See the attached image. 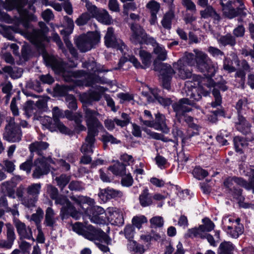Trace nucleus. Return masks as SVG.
<instances>
[{
	"label": "nucleus",
	"instance_id": "1",
	"mask_svg": "<svg viewBox=\"0 0 254 254\" xmlns=\"http://www.w3.org/2000/svg\"><path fill=\"white\" fill-rule=\"evenodd\" d=\"M11 3L12 8H16L18 12L20 19L14 20L12 23H14L15 26L0 25V33L3 37L11 41H14L12 31L19 33L43 51L44 42L48 41L46 35L48 32V28L44 23H40L41 30L33 29L31 32L23 31L18 26L20 23H22L23 26L27 28L29 26L27 22L35 20L34 15L28 10L34 11V7L28 2V0H12Z\"/></svg>",
	"mask_w": 254,
	"mask_h": 254
},
{
	"label": "nucleus",
	"instance_id": "2",
	"mask_svg": "<svg viewBox=\"0 0 254 254\" xmlns=\"http://www.w3.org/2000/svg\"><path fill=\"white\" fill-rule=\"evenodd\" d=\"M84 111L88 132L85 142L82 144L80 150L84 153H92L95 136L98 134V129H103V126L97 118V116L99 115L98 112L89 108L84 109Z\"/></svg>",
	"mask_w": 254,
	"mask_h": 254
},
{
	"label": "nucleus",
	"instance_id": "3",
	"mask_svg": "<svg viewBox=\"0 0 254 254\" xmlns=\"http://www.w3.org/2000/svg\"><path fill=\"white\" fill-rule=\"evenodd\" d=\"M72 229L84 238L93 242L104 240L106 245H111L112 239L103 231L97 229L90 224L84 225L80 222H76L72 225Z\"/></svg>",
	"mask_w": 254,
	"mask_h": 254
},
{
	"label": "nucleus",
	"instance_id": "4",
	"mask_svg": "<svg viewBox=\"0 0 254 254\" xmlns=\"http://www.w3.org/2000/svg\"><path fill=\"white\" fill-rule=\"evenodd\" d=\"M222 15L232 19L241 14H245V6L242 0H220Z\"/></svg>",
	"mask_w": 254,
	"mask_h": 254
},
{
	"label": "nucleus",
	"instance_id": "5",
	"mask_svg": "<svg viewBox=\"0 0 254 254\" xmlns=\"http://www.w3.org/2000/svg\"><path fill=\"white\" fill-rule=\"evenodd\" d=\"M193 52L195 55L196 68L201 72L206 73L208 76H213L217 70V64L206 53L197 49H194Z\"/></svg>",
	"mask_w": 254,
	"mask_h": 254
},
{
	"label": "nucleus",
	"instance_id": "6",
	"mask_svg": "<svg viewBox=\"0 0 254 254\" xmlns=\"http://www.w3.org/2000/svg\"><path fill=\"white\" fill-rule=\"evenodd\" d=\"M153 66L154 70L160 73L163 87L169 90L172 77L175 74L174 70L170 64L160 62L157 60L154 61Z\"/></svg>",
	"mask_w": 254,
	"mask_h": 254
},
{
	"label": "nucleus",
	"instance_id": "7",
	"mask_svg": "<svg viewBox=\"0 0 254 254\" xmlns=\"http://www.w3.org/2000/svg\"><path fill=\"white\" fill-rule=\"evenodd\" d=\"M56 162L50 157H42L36 159L34 163V170L32 174L33 178L38 179L47 174L50 168L55 169L53 165Z\"/></svg>",
	"mask_w": 254,
	"mask_h": 254
},
{
	"label": "nucleus",
	"instance_id": "8",
	"mask_svg": "<svg viewBox=\"0 0 254 254\" xmlns=\"http://www.w3.org/2000/svg\"><path fill=\"white\" fill-rule=\"evenodd\" d=\"M100 40V36L97 33H89L87 35L79 36L76 41V46L82 52L89 51Z\"/></svg>",
	"mask_w": 254,
	"mask_h": 254
},
{
	"label": "nucleus",
	"instance_id": "9",
	"mask_svg": "<svg viewBox=\"0 0 254 254\" xmlns=\"http://www.w3.org/2000/svg\"><path fill=\"white\" fill-rule=\"evenodd\" d=\"M196 80L194 82L188 81L186 82V86L189 89L187 94L193 101H198L201 98V77L199 76H195Z\"/></svg>",
	"mask_w": 254,
	"mask_h": 254
},
{
	"label": "nucleus",
	"instance_id": "10",
	"mask_svg": "<svg viewBox=\"0 0 254 254\" xmlns=\"http://www.w3.org/2000/svg\"><path fill=\"white\" fill-rule=\"evenodd\" d=\"M3 138L9 142H17L21 140V132L20 127L15 124L13 121L6 126Z\"/></svg>",
	"mask_w": 254,
	"mask_h": 254
},
{
	"label": "nucleus",
	"instance_id": "11",
	"mask_svg": "<svg viewBox=\"0 0 254 254\" xmlns=\"http://www.w3.org/2000/svg\"><path fill=\"white\" fill-rule=\"evenodd\" d=\"M104 39L105 44L107 47L120 49L122 52H123V49H126V46L123 41L116 38L114 34V30L111 27L107 29Z\"/></svg>",
	"mask_w": 254,
	"mask_h": 254
},
{
	"label": "nucleus",
	"instance_id": "12",
	"mask_svg": "<svg viewBox=\"0 0 254 254\" xmlns=\"http://www.w3.org/2000/svg\"><path fill=\"white\" fill-rule=\"evenodd\" d=\"M144 97H146L148 103L157 101L159 104L164 106H168L171 104V100L169 98H164L158 96L157 90L151 89L147 85H144Z\"/></svg>",
	"mask_w": 254,
	"mask_h": 254
},
{
	"label": "nucleus",
	"instance_id": "13",
	"mask_svg": "<svg viewBox=\"0 0 254 254\" xmlns=\"http://www.w3.org/2000/svg\"><path fill=\"white\" fill-rule=\"evenodd\" d=\"M155 122L153 120L144 121V125L153 127L156 129L161 130L165 133H168L170 131L164 115L158 113L155 115Z\"/></svg>",
	"mask_w": 254,
	"mask_h": 254
},
{
	"label": "nucleus",
	"instance_id": "14",
	"mask_svg": "<svg viewBox=\"0 0 254 254\" xmlns=\"http://www.w3.org/2000/svg\"><path fill=\"white\" fill-rule=\"evenodd\" d=\"M111 224L115 226H122L124 223L122 212L116 207H109L105 214Z\"/></svg>",
	"mask_w": 254,
	"mask_h": 254
},
{
	"label": "nucleus",
	"instance_id": "15",
	"mask_svg": "<svg viewBox=\"0 0 254 254\" xmlns=\"http://www.w3.org/2000/svg\"><path fill=\"white\" fill-rule=\"evenodd\" d=\"M234 125L235 129L243 135H247L251 131L252 125L243 115H237Z\"/></svg>",
	"mask_w": 254,
	"mask_h": 254
},
{
	"label": "nucleus",
	"instance_id": "16",
	"mask_svg": "<svg viewBox=\"0 0 254 254\" xmlns=\"http://www.w3.org/2000/svg\"><path fill=\"white\" fill-rule=\"evenodd\" d=\"M243 178L241 177H228L224 181V185L228 188L232 192H233L237 196H240L242 194V190L240 189H237V186H239L243 187Z\"/></svg>",
	"mask_w": 254,
	"mask_h": 254
},
{
	"label": "nucleus",
	"instance_id": "17",
	"mask_svg": "<svg viewBox=\"0 0 254 254\" xmlns=\"http://www.w3.org/2000/svg\"><path fill=\"white\" fill-rule=\"evenodd\" d=\"M194 103L193 101L188 98H183L172 105L174 111L177 116H184L185 113L189 112L191 108L189 106H192Z\"/></svg>",
	"mask_w": 254,
	"mask_h": 254
},
{
	"label": "nucleus",
	"instance_id": "18",
	"mask_svg": "<svg viewBox=\"0 0 254 254\" xmlns=\"http://www.w3.org/2000/svg\"><path fill=\"white\" fill-rule=\"evenodd\" d=\"M57 91L61 95L65 96V101L69 109L75 110L77 108V103L74 96L70 94H66L67 92L71 90L67 86H59L56 89Z\"/></svg>",
	"mask_w": 254,
	"mask_h": 254
},
{
	"label": "nucleus",
	"instance_id": "19",
	"mask_svg": "<svg viewBox=\"0 0 254 254\" xmlns=\"http://www.w3.org/2000/svg\"><path fill=\"white\" fill-rule=\"evenodd\" d=\"M43 57L47 65L52 67L54 70L59 72L63 70L64 64L61 59L46 53L43 54Z\"/></svg>",
	"mask_w": 254,
	"mask_h": 254
},
{
	"label": "nucleus",
	"instance_id": "20",
	"mask_svg": "<svg viewBox=\"0 0 254 254\" xmlns=\"http://www.w3.org/2000/svg\"><path fill=\"white\" fill-rule=\"evenodd\" d=\"M92 214L90 215V221L96 224H104L106 222L104 209L99 206H94L91 208Z\"/></svg>",
	"mask_w": 254,
	"mask_h": 254
},
{
	"label": "nucleus",
	"instance_id": "21",
	"mask_svg": "<svg viewBox=\"0 0 254 254\" xmlns=\"http://www.w3.org/2000/svg\"><path fill=\"white\" fill-rule=\"evenodd\" d=\"M98 195L101 199L105 202L111 198L122 197L123 193L120 190L108 188L101 190Z\"/></svg>",
	"mask_w": 254,
	"mask_h": 254
},
{
	"label": "nucleus",
	"instance_id": "22",
	"mask_svg": "<svg viewBox=\"0 0 254 254\" xmlns=\"http://www.w3.org/2000/svg\"><path fill=\"white\" fill-rule=\"evenodd\" d=\"M131 29L132 34L130 38L131 42L134 45L139 44L140 47L142 46L143 40L142 30L140 26L137 24H132L131 25Z\"/></svg>",
	"mask_w": 254,
	"mask_h": 254
},
{
	"label": "nucleus",
	"instance_id": "23",
	"mask_svg": "<svg viewBox=\"0 0 254 254\" xmlns=\"http://www.w3.org/2000/svg\"><path fill=\"white\" fill-rule=\"evenodd\" d=\"M217 88L223 91H225L228 89L224 83H217L215 84L214 88L212 90V94L215 98V101L211 103V106L213 108L217 107L221 104L222 98L220 92Z\"/></svg>",
	"mask_w": 254,
	"mask_h": 254
},
{
	"label": "nucleus",
	"instance_id": "24",
	"mask_svg": "<svg viewBox=\"0 0 254 254\" xmlns=\"http://www.w3.org/2000/svg\"><path fill=\"white\" fill-rule=\"evenodd\" d=\"M15 226L21 238L34 240L32 236L31 229L29 227H26L23 223L18 220L15 221Z\"/></svg>",
	"mask_w": 254,
	"mask_h": 254
},
{
	"label": "nucleus",
	"instance_id": "25",
	"mask_svg": "<svg viewBox=\"0 0 254 254\" xmlns=\"http://www.w3.org/2000/svg\"><path fill=\"white\" fill-rule=\"evenodd\" d=\"M146 7L149 9L151 13L150 23L151 25H154L157 22V13L160 8V4L153 0L147 4Z\"/></svg>",
	"mask_w": 254,
	"mask_h": 254
},
{
	"label": "nucleus",
	"instance_id": "26",
	"mask_svg": "<svg viewBox=\"0 0 254 254\" xmlns=\"http://www.w3.org/2000/svg\"><path fill=\"white\" fill-rule=\"evenodd\" d=\"M124 233L126 238L129 240V243L128 245L133 251H138L140 250V245L135 241H131L134 235V231L132 226L130 225H127L124 229Z\"/></svg>",
	"mask_w": 254,
	"mask_h": 254
},
{
	"label": "nucleus",
	"instance_id": "27",
	"mask_svg": "<svg viewBox=\"0 0 254 254\" xmlns=\"http://www.w3.org/2000/svg\"><path fill=\"white\" fill-rule=\"evenodd\" d=\"M17 196L21 201V204L27 208H32L35 206V204L38 200V198L32 195L23 196L22 193L17 191Z\"/></svg>",
	"mask_w": 254,
	"mask_h": 254
},
{
	"label": "nucleus",
	"instance_id": "28",
	"mask_svg": "<svg viewBox=\"0 0 254 254\" xmlns=\"http://www.w3.org/2000/svg\"><path fill=\"white\" fill-rule=\"evenodd\" d=\"M49 144L46 142L35 141L29 146V150L31 153H36L39 155H42L43 151L49 147Z\"/></svg>",
	"mask_w": 254,
	"mask_h": 254
},
{
	"label": "nucleus",
	"instance_id": "29",
	"mask_svg": "<svg viewBox=\"0 0 254 254\" xmlns=\"http://www.w3.org/2000/svg\"><path fill=\"white\" fill-rule=\"evenodd\" d=\"M175 18V13L172 10H169L166 12L163 16L161 21L162 27L167 30H170L172 28L173 21Z\"/></svg>",
	"mask_w": 254,
	"mask_h": 254
},
{
	"label": "nucleus",
	"instance_id": "30",
	"mask_svg": "<svg viewBox=\"0 0 254 254\" xmlns=\"http://www.w3.org/2000/svg\"><path fill=\"white\" fill-rule=\"evenodd\" d=\"M201 16L203 18H208L211 17L215 20L219 21L220 19V16L218 14L215 10L211 6H208L204 10L200 11Z\"/></svg>",
	"mask_w": 254,
	"mask_h": 254
},
{
	"label": "nucleus",
	"instance_id": "31",
	"mask_svg": "<svg viewBox=\"0 0 254 254\" xmlns=\"http://www.w3.org/2000/svg\"><path fill=\"white\" fill-rule=\"evenodd\" d=\"M113 174L116 176H123L126 173V169L124 164L119 162H117L113 166L108 168Z\"/></svg>",
	"mask_w": 254,
	"mask_h": 254
},
{
	"label": "nucleus",
	"instance_id": "32",
	"mask_svg": "<svg viewBox=\"0 0 254 254\" xmlns=\"http://www.w3.org/2000/svg\"><path fill=\"white\" fill-rule=\"evenodd\" d=\"M55 213L50 207H48L46 211L45 224L46 226L53 227L58 219L55 217Z\"/></svg>",
	"mask_w": 254,
	"mask_h": 254
},
{
	"label": "nucleus",
	"instance_id": "33",
	"mask_svg": "<svg viewBox=\"0 0 254 254\" xmlns=\"http://www.w3.org/2000/svg\"><path fill=\"white\" fill-rule=\"evenodd\" d=\"M218 42L223 46L227 45L234 46L236 44V40L234 36L230 33H228L225 35L221 36L218 40Z\"/></svg>",
	"mask_w": 254,
	"mask_h": 254
},
{
	"label": "nucleus",
	"instance_id": "34",
	"mask_svg": "<svg viewBox=\"0 0 254 254\" xmlns=\"http://www.w3.org/2000/svg\"><path fill=\"white\" fill-rule=\"evenodd\" d=\"M41 184L40 183H33L28 186L25 189L27 195H32L37 198H39L41 189Z\"/></svg>",
	"mask_w": 254,
	"mask_h": 254
},
{
	"label": "nucleus",
	"instance_id": "35",
	"mask_svg": "<svg viewBox=\"0 0 254 254\" xmlns=\"http://www.w3.org/2000/svg\"><path fill=\"white\" fill-rule=\"evenodd\" d=\"M15 186L10 181H6L1 184V188L2 191L7 193L8 197L15 198Z\"/></svg>",
	"mask_w": 254,
	"mask_h": 254
},
{
	"label": "nucleus",
	"instance_id": "36",
	"mask_svg": "<svg viewBox=\"0 0 254 254\" xmlns=\"http://www.w3.org/2000/svg\"><path fill=\"white\" fill-rule=\"evenodd\" d=\"M95 18L100 22L106 25H109L112 22L111 16L105 9H100Z\"/></svg>",
	"mask_w": 254,
	"mask_h": 254
},
{
	"label": "nucleus",
	"instance_id": "37",
	"mask_svg": "<svg viewBox=\"0 0 254 254\" xmlns=\"http://www.w3.org/2000/svg\"><path fill=\"white\" fill-rule=\"evenodd\" d=\"M234 144L236 151L242 154L243 153V149L248 146V142L244 138L240 136H236L234 138Z\"/></svg>",
	"mask_w": 254,
	"mask_h": 254
},
{
	"label": "nucleus",
	"instance_id": "38",
	"mask_svg": "<svg viewBox=\"0 0 254 254\" xmlns=\"http://www.w3.org/2000/svg\"><path fill=\"white\" fill-rule=\"evenodd\" d=\"M248 104V101L246 98L239 99L235 106L237 115H243L245 111L249 109Z\"/></svg>",
	"mask_w": 254,
	"mask_h": 254
},
{
	"label": "nucleus",
	"instance_id": "39",
	"mask_svg": "<svg viewBox=\"0 0 254 254\" xmlns=\"http://www.w3.org/2000/svg\"><path fill=\"white\" fill-rule=\"evenodd\" d=\"M226 231L227 233L232 237L237 238L243 233V226L241 224L235 225L234 227L228 226Z\"/></svg>",
	"mask_w": 254,
	"mask_h": 254
},
{
	"label": "nucleus",
	"instance_id": "40",
	"mask_svg": "<svg viewBox=\"0 0 254 254\" xmlns=\"http://www.w3.org/2000/svg\"><path fill=\"white\" fill-rule=\"evenodd\" d=\"M175 65H177L176 67L178 70V74L182 79H186L190 78L192 75L191 71L188 69L186 65L184 64H178L177 62Z\"/></svg>",
	"mask_w": 254,
	"mask_h": 254
},
{
	"label": "nucleus",
	"instance_id": "41",
	"mask_svg": "<svg viewBox=\"0 0 254 254\" xmlns=\"http://www.w3.org/2000/svg\"><path fill=\"white\" fill-rule=\"evenodd\" d=\"M54 200H55V203L56 204H60L63 206L61 210L62 214L64 213L67 208L71 205V203L67 197L63 195H58Z\"/></svg>",
	"mask_w": 254,
	"mask_h": 254
},
{
	"label": "nucleus",
	"instance_id": "42",
	"mask_svg": "<svg viewBox=\"0 0 254 254\" xmlns=\"http://www.w3.org/2000/svg\"><path fill=\"white\" fill-rule=\"evenodd\" d=\"M178 64H187L190 66L195 65V57L193 54L185 53V55L178 61Z\"/></svg>",
	"mask_w": 254,
	"mask_h": 254
},
{
	"label": "nucleus",
	"instance_id": "43",
	"mask_svg": "<svg viewBox=\"0 0 254 254\" xmlns=\"http://www.w3.org/2000/svg\"><path fill=\"white\" fill-rule=\"evenodd\" d=\"M234 247L230 242L221 243L218 249V254H233Z\"/></svg>",
	"mask_w": 254,
	"mask_h": 254
},
{
	"label": "nucleus",
	"instance_id": "44",
	"mask_svg": "<svg viewBox=\"0 0 254 254\" xmlns=\"http://www.w3.org/2000/svg\"><path fill=\"white\" fill-rule=\"evenodd\" d=\"M5 72L8 73L12 78H18L21 76L22 74V69L14 67L12 68L10 66H7L3 68Z\"/></svg>",
	"mask_w": 254,
	"mask_h": 254
},
{
	"label": "nucleus",
	"instance_id": "45",
	"mask_svg": "<svg viewBox=\"0 0 254 254\" xmlns=\"http://www.w3.org/2000/svg\"><path fill=\"white\" fill-rule=\"evenodd\" d=\"M67 34H68V32L66 31L65 30H61V34L64 35V42L67 48L68 49L70 54L73 56V57H76L77 55V53L76 52V50L72 47V45L71 43L69 40L68 36L69 35H68Z\"/></svg>",
	"mask_w": 254,
	"mask_h": 254
},
{
	"label": "nucleus",
	"instance_id": "46",
	"mask_svg": "<svg viewBox=\"0 0 254 254\" xmlns=\"http://www.w3.org/2000/svg\"><path fill=\"white\" fill-rule=\"evenodd\" d=\"M128 61L132 63L136 68L141 67L140 64L134 56H128L126 57L124 56L120 60L119 63V68H121L123 65L124 64Z\"/></svg>",
	"mask_w": 254,
	"mask_h": 254
},
{
	"label": "nucleus",
	"instance_id": "47",
	"mask_svg": "<svg viewBox=\"0 0 254 254\" xmlns=\"http://www.w3.org/2000/svg\"><path fill=\"white\" fill-rule=\"evenodd\" d=\"M83 67H86L89 73H95L96 72H102L104 70L101 65H98L94 61L90 63H84Z\"/></svg>",
	"mask_w": 254,
	"mask_h": 254
},
{
	"label": "nucleus",
	"instance_id": "48",
	"mask_svg": "<svg viewBox=\"0 0 254 254\" xmlns=\"http://www.w3.org/2000/svg\"><path fill=\"white\" fill-rule=\"evenodd\" d=\"M41 122L43 126L51 131H55V122L51 117L45 116L41 118Z\"/></svg>",
	"mask_w": 254,
	"mask_h": 254
},
{
	"label": "nucleus",
	"instance_id": "49",
	"mask_svg": "<svg viewBox=\"0 0 254 254\" xmlns=\"http://www.w3.org/2000/svg\"><path fill=\"white\" fill-rule=\"evenodd\" d=\"M154 53L157 55V59L160 61H164L167 58V52L164 46L157 45L154 49Z\"/></svg>",
	"mask_w": 254,
	"mask_h": 254
},
{
	"label": "nucleus",
	"instance_id": "50",
	"mask_svg": "<svg viewBox=\"0 0 254 254\" xmlns=\"http://www.w3.org/2000/svg\"><path fill=\"white\" fill-rule=\"evenodd\" d=\"M83 2L85 3V6L87 11L90 13L91 17H96L100 9L94 5H93L88 0H81Z\"/></svg>",
	"mask_w": 254,
	"mask_h": 254
},
{
	"label": "nucleus",
	"instance_id": "51",
	"mask_svg": "<svg viewBox=\"0 0 254 254\" xmlns=\"http://www.w3.org/2000/svg\"><path fill=\"white\" fill-rule=\"evenodd\" d=\"M71 199L80 205L84 203H88L89 205H92L94 203V201L93 199L82 195L72 196Z\"/></svg>",
	"mask_w": 254,
	"mask_h": 254
},
{
	"label": "nucleus",
	"instance_id": "52",
	"mask_svg": "<svg viewBox=\"0 0 254 254\" xmlns=\"http://www.w3.org/2000/svg\"><path fill=\"white\" fill-rule=\"evenodd\" d=\"M200 225L198 228H194L189 230L190 236V237H198L202 239L205 238L207 234L203 230Z\"/></svg>",
	"mask_w": 254,
	"mask_h": 254
},
{
	"label": "nucleus",
	"instance_id": "53",
	"mask_svg": "<svg viewBox=\"0 0 254 254\" xmlns=\"http://www.w3.org/2000/svg\"><path fill=\"white\" fill-rule=\"evenodd\" d=\"M76 124V129L79 131L85 130L86 127L82 125V115L80 113H76L74 114L73 120Z\"/></svg>",
	"mask_w": 254,
	"mask_h": 254
},
{
	"label": "nucleus",
	"instance_id": "54",
	"mask_svg": "<svg viewBox=\"0 0 254 254\" xmlns=\"http://www.w3.org/2000/svg\"><path fill=\"white\" fill-rule=\"evenodd\" d=\"M203 224L201 225V228L205 233L212 231L215 227L214 223L208 218H204L202 219Z\"/></svg>",
	"mask_w": 254,
	"mask_h": 254
},
{
	"label": "nucleus",
	"instance_id": "55",
	"mask_svg": "<svg viewBox=\"0 0 254 254\" xmlns=\"http://www.w3.org/2000/svg\"><path fill=\"white\" fill-rule=\"evenodd\" d=\"M6 239L13 245L16 239V236L13 226L9 223L6 224Z\"/></svg>",
	"mask_w": 254,
	"mask_h": 254
},
{
	"label": "nucleus",
	"instance_id": "56",
	"mask_svg": "<svg viewBox=\"0 0 254 254\" xmlns=\"http://www.w3.org/2000/svg\"><path fill=\"white\" fill-rule=\"evenodd\" d=\"M192 174L194 177L197 179L201 180L206 177L208 175V173L206 170L200 167H196L193 170Z\"/></svg>",
	"mask_w": 254,
	"mask_h": 254
},
{
	"label": "nucleus",
	"instance_id": "57",
	"mask_svg": "<svg viewBox=\"0 0 254 254\" xmlns=\"http://www.w3.org/2000/svg\"><path fill=\"white\" fill-rule=\"evenodd\" d=\"M33 157V156H30L29 159L22 163L19 166L20 169L25 171L27 174H29L31 172L32 166Z\"/></svg>",
	"mask_w": 254,
	"mask_h": 254
},
{
	"label": "nucleus",
	"instance_id": "58",
	"mask_svg": "<svg viewBox=\"0 0 254 254\" xmlns=\"http://www.w3.org/2000/svg\"><path fill=\"white\" fill-rule=\"evenodd\" d=\"M57 185L62 189H63L69 182V178L65 175H62L55 178Z\"/></svg>",
	"mask_w": 254,
	"mask_h": 254
},
{
	"label": "nucleus",
	"instance_id": "59",
	"mask_svg": "<svg viewBox=\"0 0 254 254\" xmlns=\"http://www.w3.org/2000/svg\"><path fill=\"white\" fill-rule=\"evenodd\" d=\"M223 68L229 73L236 71V68L233 65V62L230 58L225 57L223 60Z\"/></svg>",
	"mask_w": 254,
	"mask_h": 254
},
{
	"label": "nucleus",
	"instance_id": "60",
	"mask_svg": "<svg viewBox=\"0 0 254 254\" xmlns=\"http://www.w3.org/2000/svg\"><path fill=\"white\" fill-rule=\"evenodd\" d=\"M63 215L69 214L72 218H74L76 220L78 219L80 216L81 214L79 212L77 211L74 207H73L72 205H70L68 208H67L64 213L63 214Z\"/></svg>",
	"mask_w": 254,
	"mask_h": 254
},
{
	"label": "nucleus",
	"instance_id": "61",
	"mask_svg": "<svg viewBox=\"0 0 254 254\" xmlns=\"http://www.w3.org/2000/svg\"><path fill=\"white\" fill-rule=\"evenodd\" d=\"M90 18V15L87 12H85L76 20L75 23L78 26H82L86 24Z\"/></svg>",
	"mask_w": 254,
	"mask_h": 254
},
{
	"label": "nucleus",
	"instance_id": "62",
	"mask_svg": "<svg viewBox=\"0 0 254 254\" xmlns=\"http://www.w3.org/2000/svg\"><path fill=\"white\" fill-rule=\"evenodd\" d=\"M151 227L152 228H160L163 226L164 221L161 216H155L150 220Z\"/></svg>",
	"mask_w": 254,
	"mask_h": 254
},
{
	"label": "nucleus",
	"instance_id": "63",
	"mask_svg": "<svg viewBox=\"0 0 254 254\" xmlns=\"http://www.w3.org/2000/svg\"><path fill=\"white\" fill-rule=\"evenodd\" d=\"M53 118L55 123L59 122L60 118L64 117V113L62 110H60L58 107H55L52 110Z\"/></svg>",
	"mask_w": 254,
	"mask_h": 254
},
{
	"label": "nucleus",
	"instance_id": "64",
	"mask_svg": "<svg viewBox=\"0 0 254 254\" xmlns=\"http://www.w3.org/2000/svg\"><path fill=\"white\" fill-rule=\"evenodd\" d=\"M14 161H12L9 160H5L3 161L4 168L5 171L10 174L13 173L15 170V165Z\"/></svg>",
	"mask_w": 254,
	"mask_h": 254
}]
</instances>
